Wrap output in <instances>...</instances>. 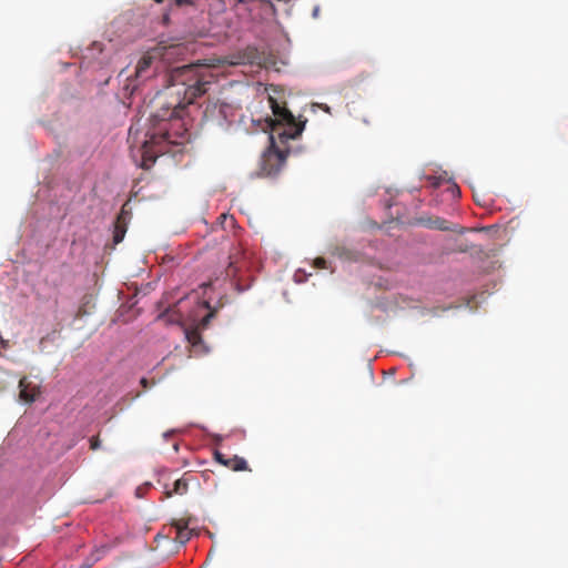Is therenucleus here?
I'll list each match as a JSON object with an SVG mask.
<instances>
[{"mask_svg":"<svg viewBox=\"0 0 568 568\" xmlns=\"http://www.w3.org/2000/svg\"><path fill=\"white\" fill-rule=\"evenodd\" d=\"M315 266L318 268H324L326 266V261L323 257H318L315 260Z\"/></svg>","mask_w":568,"mask_h":568,"instance_id":"obj_15","label":"nucleus"},{"mask_svg":"<svg viewBox=\"0 0 568 568\" xmlns=\"http://www.w3.org/2000/svg\"><path fill=\"white\" fill-rule=\"evenodd\" d=\"M448 190L452 192V194H453L454 196H458V195H459V193H460L458 185H457V184H455V183H452V184L449 185Z\"/></svg>","mask_w":568,"mask_h":568,"instance_id":"obj_14","label":"nucleus"},{"mask_svg":"<svg viewBox=\"0 0 568 568\" xmlns=\"http://www.w3.org/2000/svg\"><path fill=\"white\" fill-rule=\"evenodd\" d=\"M247 287H248V286L241 287V286H240V283H236V290H237L239 292H243V291H245Z\"/></svg>","mask_w":568,"mask_h":568,"instance_id":"obj_18","label":"nucleus"},{"mask_svg":"<svg viewBox=\"0 0 568 568\" xmlns=\"http://www.w3.org/2000/svg\"><path fill=\"white\" fill-rule=\"evenodd\" d=\"M172 527L175 529L174 540L181 545L187 542L191 538L192 531L189 529V523L185 519L175 520L172 524Z\"/></svg>","mask_w":568,"mask_h":568,"instance_id":"obj_9","label":"nucleus"},{"mask_svg":"<svg viewBox=\"0 0 568 568\" xmlns=\"http://www.w3.org/2000/svg\"><path fill=\"white\" fill-rule=\"evenodd\" d=\"M126 224H128V213L122 207L121 212L116 216L115 223H114V231H113V243L119 244L124 239V235L126 233Z\"/></svg>","mask_w":568,"mask_h":568,"instance_id":"obj_7","label":"nucleus"},{"mask_svg":"<svg viewBox=\"0 0 568 568\" xmlns=\"http://www.w3.org/2000/svg\"><path fill=\"white\" fill-rule=\"evenodd\" d=\"M100 439L98 436H93L91 439H90V448L92 450H95L100 447Z\"/></svg>","mask_w":568,"mask_h":568,"instance_id":"obj_13","label":"nucleus"},{"mask_svg":"<svg viewBox=\"0 0 568 568\" xmlns=\"http://www.w3.org/2000/svg\"><path fill=\"white\" fill-rule=\"evenodd\" d=\"M429 227L440 231H455V229L448 225V222L444 219L437 217L428 224Z\"/></svg>","mask_w":568,"mask_h":568,"instance_id":"obj_11","label":"nucleus"},{"mask_svg":"<svg viewBox=\"0 0 568 568\" xmlns=\"http://www.w3.org/2000/svg\"><path fill=\"white\" fill-rule=\"evenodd\" d=\"M154 55L150 52L145 53L139 60L135 67L134 79H132L131 77L126 78V84L124 85V90L130 91V93H133L138 88V82L144 81L154 74V71L151 70Z\"/></svg>","mask_w":568,"mask_h":568,"instance_id":"obj_3","label":"nucleus"},{"mask_svg":"<svg viewBox=\"0 0 568 568\" xmlns=\"http://www.w3.org/2000/svg\"><path fill=\"white\" fill-rule=\"evenodd\" d=\"M243 256H244V253L242 252V250L239 246H236L232 250V252L230 253V256H229L230 262H229V265L226 268L227 276H232V277L236 276L237 272L243 266V262H242Z\"/></svg>","mask_w":568,"mask_h":568,"instance_id":"obj_8","label":"nucleus"},{"mask_svg":"<svg viewBox=\"0 0 568 568\" xmlns=\"http://www.w3.org/2000/svg\"><path fill=\"white\" fill-rule=\"evenodd\" d=\"M273 118L264 120V131H270V146L261 156L260 171L263 176H275L284 166L290 140L297 139L305 126V122L297 121L285 105H281L274 98H268Z\"/></svg>","mask_w":568,"mask_h":568,"instance_id":"obj_2","label":"nucleus"},{"mask_svg":"<svg viewBox=\"0 0 568 568\" xmlns=\"http://www.w3.org/2000/svg\"><path fill=\"white\" fill-rule=\"evenodd\" d=\"M426 180L430 183V185L434 187V189H437L442 185V183L446 180L444 176L439 175V176H436V175H427L426 176Z\"/></svg>","mask_w":568,"mask_h":568,"instance_id":"obj_12","label":"nucleus"},{"mask_svg":"<svg viewBox=\"0 0 568 568\" xmlns=\"http://www.w3.org/2000/svg\"><path fill=\"white\" fill-rule=\"evenodd\" d=\"M317 12H318V8H315L314 16H317Z\"/></svg>","mask_w":568,"mask_h":568,"instance_id":"obj_21","label":"nucleus"},{"mask_svg":"<svg viewBox=\"0 0 568 568\" xmlns=\"http://www.w3.org/2000/svg\"><path fill=\"white\" fill-rule=\"evenodd\" d=\"M189 490V483L187 480L182 477L180 479H176L173 484V488L165 491L166 497H172L173 495H184Z\"/></svg>","mask_w":568,"mask_h":568,"instance_id":"obj_10","label":"nucleus"},{"mask_svg":"<svg viewBox=\"0 0 568 568\" xmlns=\"http://www.w3.org/2000/svg\"><path fill=\"white\" fill-rule=\"evenodd\" d=\"M140 383H141V385H142L144 388H146V387H148V379H146V378H142Z\"/></svg>","mask_w":568,"mask_h":568,"instance_id":"obj_19","label":"nucleus"},{"mask_svg":"<svg viewBox=\"0 0 568 568\" xmlns=\"http://www.w3.org/2000/svg\"><path fill=\"white\" fill-rule=\"evenodd\" d=\"M1 344H2L3 347H7V342L6 341L1 339Z\"/></svg>","mask_w":568,"mask_h":568,"instance_id":"obj_20","label":"nucleus"},{"mask_svg":"<svg viewBox=\"0 0 568 568\" xmlns=\"http://www.w3.org/2000/svg\"><path fill=\"white\" fill-rule=\"evenodd\" d=\"M209 307H210V305H209V303H207V302H201V303H199V308H201V310H206V308H209Z\"/></svg>","mask_w":568,"mask_h":568,"instance_id":"obj_17","label":"nucleus"},{"mask_svg":"<svg viewBox=\"0 0 568 568\" xmlns=\"http://www.w3.org/2000/svg\"><path fill=\"white\" fill-rule=\"evenodd\" d=\"M158 3H162L164 0H154Z\"/></svg>","mask_w":568,"mask_h":568,"instance_id":"obj_22","label":"nucleus"},{"mask_svg":"<svg viewBox=\"0 0 568 568\" xmlns=\"http://www.w3.org/2000/svg\"><path fill=\"white\" fill-rule=\"evenodd\" d=\"M214 459L222 466H224L233 471L251 470L248 468L247 462L243 457H240L237 455H234L232 457H226L221 452L215 450Z\"/></svg>","mask_w":568,"mask_h":568,"instance_id":"obj_5","label":"nucleus"},{"mask_svg":"<svg viewBox=\"0 0 568 568\" xmlns=\"http://www.w3.org/2000/svg\"><path fill=\"white\" fill-rule=\"evenodd\" d=\"M213 317V313L209 312L204 315L192 328L185 329V337L193 348L194 353H205L206 348L203 345L202 336L200 331L207 327L211 318Z\"/></svg>","mask_w":568,"mask_h":568,"instance_id":"obj_4","label":"nucleus"},{"mask_svg":"<svg viewBox=\"0 0 568 568\" xmlns=\"http://www.w3.org/2000/svg\"><path fill=\"white\" fill-rule=\"evenodd\" d=\"M210 65L186 64L175 68L171 72V85L169 95L172 101L162 105L161 110L152 115L153 130L145 134L141 145L143 165L153 163L159 153L163 152L162 143H178L173 140L171 129L173 122H178L186 105L193 103L197 97L207 92L213 83L214 75L209 69Z\"/></svg>","mask_w":568,"mask_h":568,"instance_id":"obj_1","label":"nucleus"},{"mask_svg":"<svg viewBox=\"0 0 568 568\" xmlns=\"http://www.w3.org/2000/svg\"><path fill=\"white\" fill-rule=\"evenodd\" d=\"M175 3L178 6H182V4H191L192 1L191 0H175Z\"/></svg>","mask_w":568,"mask_h":568,"instance_id":"obj_16","label":"nucleus"},{"mask_svg":"<svg viewBox=\"0 0 568 568\" xmlns=\"http://www.w3.org/2000/svg\"><path fill=\"white\" fill-rule=\"evenodd\" d=\"M40 395V387L32 382H30L27 377H22L19 381V399L31 404L36 400V398Z\"/></svg>","mask_w":568,"mask_h":568,"instance_id":"obj_6","label":"nucleus"}]
</instances>
